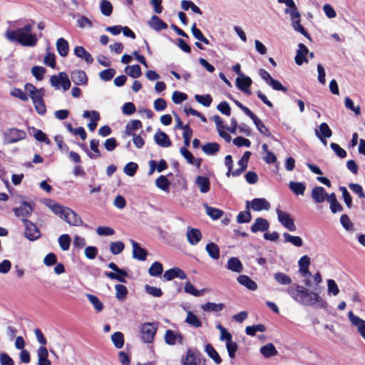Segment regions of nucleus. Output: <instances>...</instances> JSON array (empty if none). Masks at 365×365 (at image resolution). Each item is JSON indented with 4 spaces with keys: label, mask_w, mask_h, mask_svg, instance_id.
Here are the masks:
<instances>
[{
    "label": "nucleus",
    "mask_w": 365,
    "mask_h": 365,
    "mask_svg": "<svg viewBox=\"0 0 365 365\" xmlns=\"http://www.w3.org/2000/svg\"><path fill=\"white\" fill-rule=\"evenodd\" d=\"M185 322L195 328H198L202 326L201 321L190 311L187 312Z\"/></svg>",
    "instance_id": "41"
},
{
    "label": "nucleus",
    "mask_w": 365,
    "mask_h": 365,
    "mask_svg": "<svg viewBox=\"0 0 365 365\" xmlns=\"http://www.w3.org/2000/svg\"><path fill=\"white\" fill-rule=\"evenodd\" d=\"M255 124L257 130L259 131L261 134L265 136H270L271 133L269 129L265 126V125L257 118L255 120L253 121Z\"/></svg>",
    "instance_id": "57"
},
{
    "label": "nucleus",
    "mask_w": 365,
    "mask_h": 365,
    "mask_svg": "<svg viewBox=\"0 0 365 365\" xmlns=\"http://www.w3.org/2000/svg\"><path fill=\"white\" fill-rule=\"evenodd\" d=\"M86 297L97 312H99L103 309V303L99 300V299L96 296L88 294H86Z\"/></svg>",
    "instance_id": "50"
},
{
    "label": "nucleus",
    "mask_w": 365,
    "mask_h": 365,
    "mask_svg": "<svg viewBox=\"0 0 365 365\" xmlns=\"http://www.w3.org/2000/svg\"><path fill=\"white\" fill-rule=\"evenodd\" d=\"M155 143L161 147L167 148L171 145L168 135L162 131L157 132L154 136Z\"/></svg>",
    "instance_id": "21"
},
{
    "label": "nucleus",
    "mask_w": 365,
    "mask_h": 365,
    "mask_svg": "<svg viewBox=\"0 0 365 365\" xmlns=\"http://www.w3.org/2000/svg\"><path fill=\"white\" fill-rule=\"evenodd\" d=\"M67 223L73 226H81L83 224V222L76 212L68 207L66 210L65 215L62 217Z\"/></svg>",
    "instance_id": "9"
},
{
    "label": "nucleus",
    "mask_w": 365,
    "mask_h": 365,
    "mask_svg": "<svg viewBox=\"0 0 365 365\" xmlns=\"http://www.w3.org/2000/svg\"><path fill=\"white\" fill-rule=\"evenodd\" d=\"M276 212L277 215V219L283 227L287 228L290 232L296 231L297 227L294 224L293 218L289 213L279 209H277Z\"/></svg>",
    "instance_id": "5"
},
{
    "label": "nucleus",
    "mask_w": 365,
    "mask_h": 365,
    "mask_svg": "<svg viewBox=\"0 0 365 365\" xmlns=\"http://www.w3.org/2000/svg\"><path fill=\"white\" fill-rule=\"evenodd\" d=\"M289 189L296 195H304L306 186L302 182H290L289 184Z\"/></svg>",
    "instance_id": "45"
},
{
    "label": "nucleus",
    "mask_w": 365,
    "mask_h": 365,
    "mask_svg": "<svg viewBox=\"0 0 365 365\" xmlns=\"http://www.w3.org/2000/svg\"><path fill=\"white\" fill-rule=\"evenodd\" d=\"M186 235L187 241L192 245H197L202 238L200 231L195 228L187 227Z\"/></svg>",
    "instance_id": "15"
},
{
    "label": "nucleus",
    "mask_w": 365,
    "mask_h": 365,
    "mask_svg": "<svg viewBox=\"0 0 365 365\" xmlns=\"http://www.w3.org/2000/svg\"><path fill=\"white\" fill-rule=\"evenodd\" d=\"M22 222L25 226L24 236L26 239L34 241L40 237V231L34 223L26 219H22Z\"/></svg>",
    "instance_id": "6"
},
{
    "label": "nucleus",
    "mask_w": 365,
    "mask_h": 365,
    "mask_svg": "<svg viewBox=\"0 0 365 365\" xmlns=\"http://www.w3.org/2000/svg\"><path fill=\"white\" fill-rule=\"evenodd\" d=\"M125 72L133 78H139L142 75L141 68L139 65L128 66L125 68Z\"/></svg>",
    "instance_id": "39"
},
{
    "label": "nucleus",
    "mask_w": 365,
    "mask_h": 365,
    "mask_svg": "<svg viewBox=\"0 0 365 365\" xmlns=\"http://www.w3.org/2000/svg\"><path fill=\"white\" fill-rule=\"evenodd\" d=\"M130 242L133 246V257L135 259H137L140 261H144L146 259L147 252L145 249L140 247L139 244L134 241L133 240H130Z\"/></svg>",
    "instance_id": "17"
},
{
    "label": "nucleus",
    "mask_w": 365,
    "mask_h": 365,
    "mask_svg": "<svg viewBox=\"0 0 365 365\" xmlns=\"http://www.w3.org/2000/svg\"><path fill=\"white\" fill-rule=\"evenodd\" d=\"M310 264V258L307 255L302 256L298 261L299 267V272H302L304 270H309L308 267Z\"/></svg>",
    "instance_id": "60"
},
{
    "label": "nucleus",
    "mask_w": 365,
    "mask_h": 365,
    "mask_svg": "<svg viewBox=\"0 0 365 365\" xmlns=\"http://www.w3.org/2000/svg\"><path fill=\"white\" fill-rule=\"evenodd\" d=\"M182 336L178 332L168 329L165 334V341L169 345H175L177 343H182Z\"/></svg>",
    "instance_id": "14"
},
{
    "label": "nucleus",
    "mask_w": 365,
    "mask_h": 365,
    "mask_svg": "<svg viewBox=\"0 0 365 365\" xmlns=\"http://www.w3.org/2000/svg\"><path fill=\"white\" fill-rule=\"evenodd\" d=\"M50 81L51 85L56 89H59L61 87L63 91H67L71 87L70 80L65 72H61L58 76H51Z\"/></svg>",
    "instance_id": "4"
},
{
    "label": "nucleus",
    "mask_w": 365,
    "mask_h": 365,
    "mask_svg": "<svg viewBox=\"0 0 365 365\" xmlns=\"http://www.w3.org/2000/svg\"><path fill=\"white\" fill-rule=\"evenodd\" d=\"M182 365H197V353L188 349L185 357L182 359Z\"/></svg>",
    "instance_id": "38"
},
{
    "label": "nucleus",
    "mask_w": 365,
    "mask_h": 365,
    "mask_svg": "<svg viewBox=\"0 0 365 365\" xmlns=\"http://www.w3.org/2000/svg\"><path fill=\"white\" fill-rule=\"evenodd\" d=\"M56 49L60 56H66L69 50L68 41L63 38H58L56 41Z\"/></svg>",
    "instance_id": "32"
},
{
    "label": "nucleus",
    "mask_w": 365,
    "mask_h": 365,
    "mask_svg": "<svg viewBox=\"0 0 365 365\" xmlns=\"http://www.w3.org/2000/svg\"><path fill=\"white\" fill-rule=\"evenodd\" d=\"M184 290L186 293L190 294L195 297L201 296L203 294V290L196 289L190 282H187L185 283Z\"/></svg>",
    "instance_id": "55"
},
{
    "label": "nucleus",
    "mask_w": 365,
    "mask_h": 365,
    "mask_svg": "<svg viewBox=\"0 0 365 365\" xmlns=\"http://www.w3.org/2000/svg\"><path fill=\"white\" fill-rule=\"evenodd\" d=\"M204 207L205 208V212L207 215H209L213 220H217L220 218L223 215V212L221 210L210 207L207 204H205Z\"/></svg>",
    "instance_id": "43"
},
{
    "label": "nucleus",
    "mask_w": 365,
    "mask_h": 365,
    "mask_svg": "<svg viewBox=\"0 0 365 365\" xmlns=\"http://www.w3.org/2000/svg\"><path fill=\"white\" fill-rule=\"evenodd\" d=\"M156 186L163 190H168L170 182L166 178V177L161 175L155 181Z\"/></svg>",
    "instance_id": "61"
},
{
    "label": "nucleus",
    "mask_w": 365,
    "mask_h": 365,
    "mask_svg": "<svg viewBox=\"0 0 365 365\" xmlns=\"http://www.w3.org/2000/svg\"><path fill=\"white\" fill-rule=\"evenodd\" d=\"M287 292L295 302L304 306L325 308L327 304L318 293L311 292L307 287L297 284L288 287Z\"/></svg>",
    "instance_id": "1"
},
{
    "label": "nucleus",
    "mask_w": 365,
    "mask_h": 365,
    "mask_svg": "<svg viewBox=\"0 0 365 365\" xmlns=\"http://www.w3.org/2000/svg\"><path fill=\"white\" fill-rule=\"evenodd\" d=\"M38 365H51L48 360V352L45 346H41L37 351Z\"/></svg>",
    "instance_id": "24"
},
{
    "label": "nucleus",
    "mask_w": 365,
    "mask_h": 365,
    "mask_svg": "<svg viewBox=\"0 0 365 365\" xmlns=\"http://www.w3.org/2000/svg\"><path fill=\"white\" fill-rule=\"evenodd\" d=\"M148 24L151 29L157 31H160L168 28L167 24L157 16H153L148 21Z\"/></svg>",
    "instance_id": "20"
},
{
    "label": "nucleus",
    "mask_w": 365,
    "mask_h": 365,
    "mask_svg": "<svg viewBox=\"0 0 365 365\" xmlns=\"http://www.w3.org/2000/svg\"><path fill=\"white\" fill-rule=\"evenodd\" d=\"M266 330V327L262 324H255L253 326H248L246 327V329H245V332L247 335H250V336H255L256 332L257 331H260V332H263V331H265Z\"/></svg>",
    "instance_id": "48"
},
{
    "label": "nucleus",
    "mask_w": 365,
    "mask_h": 365,
    "mask_svg": "<svg viewBox=\"0 0 365 365\" xmlns=\"http://www.w3.org/2000/svg\"><path fill=\"white\" fill-rule=\"evenodd\" d=\"M329 195L323 187L317 186L312 190V198L316 203H322L325 200L327 201Z\"/></svg>",
    "instance_id": "11"
},
{
    "label": "nucleus",
    "mask_w": 365,
    "mask_h": 365,
    "mask_svg": "<svg viewBox=\"0 0 365 365\" xmlns=\"http://www.w3.org/2000/svg\"><path fill=\"white\" fill-rule=\"evenodd\" d=\"M125 247V245L121 241L112 242L110 245V251L113 255L120 254Z\"/></svg>",
    "instance_id": "52"
},
{
    "label": "nucleus",
    "mask_w": 365,
    "mask_h": 365,
    "mask_svg": "<svg viewBox=\"0 0 365 365\" xmlns=\"http://www.w3.org/2000/svg\"><path fill=\"white\" fill-rule=\"evenodd\" d=\"M105 274L110 279H116L123 283L126 282L125 277L128 276V273L125 270L120 268L119 270H117L115 272H106Z\"/></svg>",
    "instance_id": "33"
},
{
    "label": "nucleus",
    "mask_w": 365,
    "mask_h": 365,
    "mask_svg": "<svg viewBox=\"0 0 365 365\" xmlns=\"http://www.w3.org/2000/svg\"><path fill=\"white\" fill-rule=\"evenodd\" d=\"M205 250L211 258H212L213 259H219L220 249L215 243L210 242L207 244Z\"/></svg>",
    "instance_id": "36"
},
{
    "label": "nucleus",
    "mask_w": 365,
    "mask_h": 365,
    "mask_svg": "<svg viewBox=\"0 0 365 365\" xmlns=\"http://www.w3.org/2000/svg\"><path fill=\"white\" fill-rule=\"evenodd\" d=\"M163 277L165 280L170 281L176 277L184 279L187 278V275L181 269L173 267L166 270L163 274Z\"/></svg>",
    "instance_id": "12"
},
{
    "label": "nucleus",
    "mask_w": 365,
    "mask_h": 365,
    "mask_svg": "<svg viewBox=\"0 0 365 365\" xmlns=\"http://www.w3.org/2000/svg\"><path fill=\"white\" fill-rule=\"evenodd\" d=\"M348 317L352 325L357 327L361 336L365 338V322L354 315L351 311L348 313Z\"/></svg>",
    "instance_id": "13"
},
{
    "label": "nucleus",
    "mask_w": 365,
    "mask_h": 365,
    "mask_svg": "<svg viewBox=\"0 0 365 365\" xmlns=\"http://www.w3.org/2000/svg\"><path fill=\"white\" fill-rule=\"evenodd\" d=\"M73 82L76 85H83L87 83V76L83 71H74L71 73Z\"/></svg>",
    "instance_id": "23"
},
{
    "label": "nucleus",
    "mask_w": 365,
    "mask_h": 365,
    "mask_svg": "<svg viewBox=\"0 0 365 365\" xmlns=\"http://www.w3.org/2000/svg\"><path fill=\"white\" fill-rule=\"evenodd\" d=\"M260 353L265 357L269 358L277 356L278 354L275 346L272 343H268L260 348Z\"/></svg>",
    "instance_id": "31"
},
{
    "label": "nucleus",
    "mask_w": 365,
    "mask_h": 365,
    "mask_svg": "<svg viewBox=\"0 0 365 365\" xmlns=\"http://www.w3.org/2000/svg\"><path fill=\"white\" fill-rule=\"evenodd\" d=\"M277 1L279 4H284L287 6V8L284 9V13L289 14L292 28L307 38L311 39L308 32L301 25V14L294 0H277Z\"/></svg>",
    "instance_id": "3"
},
{
    "label": "nucleus",
    "mask_w": 365,
    "mask_h": 365,
    "mask_svg": "<svg viewBox=\"0 0 365 365\" xmlns=\"http://www.w3.org/2000/svg\"><path fill=\"white\" fill-rule=\"evenodd\" d=\"M195 183L198 186L200 191L202 193L207 192L210 189V180L207 178L203 176H197Z\"/></svg>",
    "instance_id": "26"
},
{
    "label": "nucleus",
    "mask_w": 365,
    "mask_h": 365,
    "mask_svg": "<svg viewBox=\"0 0 365 365\" xmlns=\"http://www.w3.org/2000/svg\"><path fill=\"white\" fill-rule=\"evenodd\" d=\"M138 168V166L137 163L130 162L125 165L123 171L128 176H133L135 174Z\"/></svg>",
    "instance_id": "59"
},
{
    "label": "nucleus",
    "mask_w": 365,
    "mask_h": 365,
    "mask_svg": "<svg viewBox=\"0 0 365 365\" xmlns=\"http://www.w3.org/2000/svg\"><path fill=\"white\" fill-rule=\"evenodd\" d=\"M270 207L269 202L264 198H255L250 202V207L255 211L268 210Z\"/></svg>",
    "instance_id": "16"
},
{
    "label": "nucleus",
    "mask_w": 365,
    "mask_h": 365,
    "mask_svg": "<svg viewBox=\"0 0 365 365\" xmlns=\"http://www.w3.org/2000/svg\"><path fill=\"white\" fill-rule=\"evenodd\" d=\"M227 267L228 269L240 273L243 270V265L240 260L237 257H231L227 264Z\"/></svg>",
    "instance_id": "25"
},
{
    "label": "nucleus",
    "mask_w": 365,
    "mask_h": 365,
    "mask_svg": "<svg viewBox=\"0 0 365 365\" xmlns=\"http://www.w3.org/2000/svg\"><path fill=\"white\" fill-rule=\"evenodd\" d=\"M32 26L27 24L23 28L9 30L5 33L6 38L11 42H17L24 46H34L38 38L31 34Z\"/></svg>",
    "instance_id": "2"
},
{
    "label": "nucleus",
    "mask_w": 365,
    "mask_h": 365,
    "mask_svg": "<svg viewBox=\"0 0 365 365\" xmlns=\"http://www.w3.org/2000/svg\"><path fill=\"white\" fill-rule=\"evenodd\" d=\"M115 73V71L113 68H108L100 72L99 76L103 81H108L113 78Z\"/></svg>",
    "instance_id": "63"
},
{
    "label": "nucleus",
    "mask_w": 365,
    "mask_h": 365,
    "mask_svg": "<svg viewBox=\"0 0 365 365\" xmlns=\"http://www.w3.org/2000/svg\"><path fill=\"white\" fill-rule=\"evenodd\" d=\"M327 202L330 204V210L331 212L336 213L343 210V207L338 202L334 193L329 195Z\"/></svg>",
    "instance_id": "29"
},
{
    "label": "nucleus",
    "mask_w": 365,
    "mask_h": 365,
    "mask_svg": "<svg viewBox=\"0 0 365 365\" xmlns=\"http://www.w3.org/2000/svg\"><path fill=\"white\" fill-rule=\"evenodd\" d=\"M48 206L53 213L58 215L61 218H62V217L65 215L66 210L68 209L67 207H63L61 205L55 202L49 204Z\"/></svg>",
    "instance_id": "49"
},
{
    "label": "nucleus",
    "mask_w": 365,
    "mask_h": 365,
    "mask_svg": "<svg viewBox=\"0 0 365 365\" xmlns=\"http://www.w3.org/2000/svg\"><path fill=\"white\" fill-rule=\"evenodd\" d=\"M111 341L117 349H121L124 345V336L120 331L114 332L111 335Z\"/></svg>",
    "instance_id": "44"
},
{
    "label": "nucleus",
    "mask_w": 365,
    "mask_h": 365,
    "mask_svg": "<svg viewBox=\"0 0 365 365\" xmlns=\"http://www.w3.org/2000/svg\"><path fill=\"white\" fill-rule=\"evenodd\" d=\"M77 24L81 29L91 28L93 26L91 21L83 15L78 16Z\"/></svg>",
    "instance_id": "62"
},
{
    "label": "nucleus",
    "mask_w": 365,
    "mask_h": 365,
    "mask_svg": "<svg viewBox=\"0 0 365 365\" xmlns=\"http://www.w3.org/2000/svg\"><path fill=\"white\" fill-rule=\"evenodd\" d=\"M225 305L222 303L216 304L207 302L201 306V309L205 312H218L224 308Z\"/></svg>",
    "instance_id": "37"
},
{
    "label": "nucleus",
    "mask_w": 365,
    "mask_h": 365,
    "mask_svg": "<svg viewBox=\"0 0 365 365\" xmlns=\"http://www.w3.org/2000/svg\"><path fill=\"white\" fill-rule=\"evenodd\" d=\"M252 84V80L248 76L238 77L236 79V85L237 88L241 91H246L247 88H249Z\"/></svg>",
    "instance_id": "40"
},
{
    "label": "nucleus",
    "mask_w": 365,
    "mask_h": 365,
    "mask_svg": "<svg viewBox=\"0 0 365 365\" xmlns=\"http://www.w3.org/2000/svg\"><path fill=\"white\" fill-rule=\"evenodd\" d=\"M142 127V123L139 120H133L128 123L125 126L124 135L130 136L135 134V131Z\"/></svg>",
    "instance_id": "28"
},
{
    "label": "nucleus",
    "mask_w": 365,
    "mask_h": 365,
    "mask_svg": "<svg viewBox=\"0 0 365 365\" xmlns=\"http://www.w3.org/2000/svg\"><path fill=\"white\" fill-rule=\"evenodd\" d=\"M202 150L205 154L212 155L220 150V145L217 143H207L202 146Z\"/></svg>",
    "instance_id": "35"
},
{
    "label": "nucleus",
    "mask_w": 365,
    "mask_h": 365,
    "mask_svg": "<svg viewBox=\"0 0 365 365\" xmlns=\"http://www.w3.org/2000/svg\"><path fill=\"white\" fill-rule=\"evenodd\" d=\"M26 133L23 130L11 128L7 131L5 136L6 143L11 144L16 143L26 138Z\"/></svg>",
    "instance_id": "10"
},
{
    "label": "nucleus",
    "mask_w": 365,
    "mask_h": 365,
    "mask_svg": "<svg viewBox=\"0 0 365 365\" xmlns=\"http://www.w3.org/2000/svg\"><path fill=\"white\" fill-rule=\"evenodd\" d=\"M58 243L61 250L66 251L69 249L71 245V237L68 235L64 234L58 237Z\"/></svg>",
    "instance_id": "53"
},
{
    "label": "nucleus",
    "mask_w": 365,
    "mask_h": 365,
    "mask_svg": "<svg viewBox=\"0 0 365 365\" xmlns=\"http://www.w3.org/2000/svg\"><path fill=\"white\" fill-rule=\"evenodd\" d=\"M328 294L336 296L339 293V289L334 279L327 280Z\"/></svg>",
    "instance_id": "58"
},
{
    "label": "nucleus",
    "mask_w": 365,
    "mask_h": 365,
    "mask_svg": "<svg viewBox=\"0 0 365 365\" xmlns=\"http://www.w3.org/2000/svg\"><path fill=\"white\" fill-rule=\"evenodd\" d=\"M298 47L299 48L295 56V62L297 65L300 66L304 62L308 61L307 56H308L309 50L303 43H299Z\"/></svg>",
    "instance_id": "18"
},
{
    "label": "nucleus",
    "mask_w": 365,
    "mask_h": 365,
    "mask_svg": "<svg viewBox=\"0 0 365 365\" xmlns=\"http://www.w3.org/2000/svg\"><path fill=\"white\" fill-rule=\"evenodd\" d=\"M274 279L279 284L281 285H289L292 282V278L289 276L281 272L274 273Z\"/></svg>",
    "instance_id": "34"
},
{
    "label": "nucleus",
    "mask_w": 365,
    "mask_h": 365,
    "mask_svg": "<svg viewBox=\"0 0 365 365\" xmlns=\"http://www.w3.org/2000/svg\"><path fill=\"white\" fill-rule=\"evenodd\" d=\"M237 282L240 284L246 287L247 289L252 291L256 290L257 288L256 282L251 279L248 276L245 274L240 275L237 277Z\"/></svg>",
    "instance_id": "27"
},
{
    "label": "nucleus",
    "mask_w": 365,
    "mask_h": 365,
    "mask_svg": "<svg viewBox=\"0 0 365 365\" xmlns=\"http://www.w3.org/2000/svg\"><path fill=\"white\" fill-rule=\"evenodd\" d=\"M163 271V264L159 262H155L148 269V273L152 277L160 276Z\"/></svg>",
    "instance_id": "47"
},
{
    "label": "nucleus",
    "mask_w": 365,
    "mask_h": 365,
    "mask_svg": "<svg viewBox=\"0 0 365 365\" xmlns=\"http://www.w3.org/2000/svg\"><path fill=\"white\" fill-rule=\"evenodd\" d=\"M112 11H113V6H112L111 3L107 0H103L101 3V13L103 15L108 16L111 14Z\"/></svg>",
    "instance_id": "56"
},
{
    "label": "nucleus",
    "mask_w": 365,
    "mask_h": 365,
    "mask_svg": "<svg viewBox=\"0 0 365 365\" xmlns=\"http://www.w3.org/2000/svg\"><path fill=\"white\" fill-rule=\"evenodd\" d=\"M157 327L154 323L144 324L141 327V338L145 343L152 342L154 339Z\"/></svg>",
    "instance_id": "7"
},
{
    "label": "nucleus",
    "mask_w": 365,
    "mask_h": 365,
    "mask_svg": "<svg viewBox=\"0 0 365 365\" xmlns=\"http://www.w3.org/2000/svg\"><path fill=\"white\" fill-rule=\"evenodd\" d=\"M195 98L197 102L203 105L204 106L209 107L212 103V98L210 95L207 94L204 96H200L196 94L195 96Z\"/></svg>",
    "instance_id": "54"
},
{
    "label": "nucleus",
    "mask_w": 365,
    "mask_h": 365,
    "mask_svg": "<svg viewBox=\"0 0 365 365\" xmlns=\"http://www.w3.org/2000/svg\"><path fill=\"white\" fill-rule=\"evenodd\" d=\"M283 237L285 242H289L294 245L295 247H299L303 245L302 239L299 236H293L289 233H284Z\"/></svg>",
    "instance_id": "42"
},
{
    "label": "nucleus",
    "mask_w": 365,
    "mask_h": 365,
    "mask_svg": "<svg viewBox=\"0 0 365 365\" xmlns=\"http://www.w3.org/2000/svg\"><path fill=\"white\" fill-rule=\"evenodd\" d=\"M319 128V135H322L324 138H330L332 135V131L327 123H321Z\"/></svg>",
    "instance_id": "64"
},
{
    "label": "nucleus",
    "mask_w": 365,
    "mask_h": 365,
    "mask_svg": "<svg viewBox=\"0 0 365 365\" xmlns=\"http://www.w3.org/2000/svg\"><path fill=\"white\" fill-rule=\"evenodd\" d=\"M115 289L116 291L115 297L120 301H123L127 295L128 289L123 284H116L115 286Z\"/></svg>",
    "instance_id": "51"
},
{
    "label": "nucleus",
    "mask_w": 365,
    "mask_h": 365,
    "mask_svg": "<svg viewBox=\"0 0 365 365\" xmlns=\"http://www.w3.org/2000/svg\"><path fill=\"white\" fill-rule=\"evenodd\" d=\"M205 351L207 354V355L216 363V364H220L222 361V359L220 356H219L218 353L216 351V350L214 349V347L210 344H208L205 346Z\"/></svg>",
    "instance_id": "46"
},
{
    "label": "nucleus",
    "mask_w": 365,
    "mask_h": 365,
    "mask_svg": "<svg viewBox=\"0 0 365 365\" xmlns=\"http://www.w3.org/2000/svg\"><path fill=\"white\" fill-rule=\"evenodd\" d=\"M250 202L247 201L246 202V211L240 212L237 217V221L238 223H247L250 222L252 219V215L250 212Z\"/></svg>",
    "instance_id": "30"
},
{
    "label": "nucleus",
    "mask_w": 365,
    "mask_h": 365,
    "mask_svg": "<svg viewBox=\"0 0 365 365\" xmlns=\"http://www.w3.org/2000/svg\"><path fill=\"white\" fill-rule=\"evenodd\" d=\"M269 227V222L264 218L258 217L255 220V223L251 227L252 232H264L268 230Z\"/></svg>",
    "instance_id": "19"
},
{
    "label": "nucleus",
    "mask_w": 365,
    "mask_h": 365,
    "mask_svg": "<svg viewBox=\"0 0 365 365\" xmlns=\"http://www.w3.org/2000/svg\"><path fill=\"white\" fill-rule=\"evenodd\" d=\"M74 54L80 58L83 59L87 63L91 64L93 61L91 55L83 47L76 46L74 48Z\"/></svg>",
    "instance_id": "22"
},
{
    "label": "nucleus",
    "mask_w": 365,
    "mask_h": 365,
    "mask_svg": "<svg viewBox=\"0 0 365 365\" xmlns=\"http://www.w3.org/2000/svg\"><path fill=\"white\" fill-rule=\"evenodd\" d=\"M34 204H31L27 202H23L21 203L19 207H15L13 211L16 217H21L22 219H25L30 216L34 210Z\"/></svg>",
    "instance_id": "8"
}]
</instances>
